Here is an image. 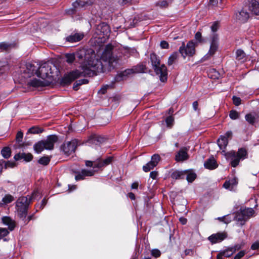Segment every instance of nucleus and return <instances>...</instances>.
<instances>
[{
    "label": "nucleus",
    "mask_w": 259,
    "mask_h": 259,
    "mask_svg": "<svg viewBox=\"0 0 259 259\" xmlns=\"http://www.w3.org/2000/svg\"><path fill=\"white\" fill-rule=\"evenodd\" d=\"M77 58L82 60L81 70L76 69L65 74L61 79L60 84L65 87L80 77H92L97 73L104 72V65L99 56L93 49H82L76 53Z\"/></svg>",
    "instance_id": "nucleus-1"
},
{
    "label": "nucleus",
    "mask_w": 259,
    "mask_h": 259,
    "mask_svg": "<svg viewBox=\"0 0 259 259\" xmlns=\"http://www.w3.org/2000/svg\"><path fill=\"white\" fill-rule=\"evenodd\" d=\"M37 76L43 80L34 79L28 82V84L32 87L38 88L48 86L49 85V63L44 62L40 65L38 64Z\"/></svg>",
    "instance_id": "nucleus-2"
},
{
    "label": "nucleus",
    "mask_w": 259,
    "mask_h": 259,
    "mask_svg": "<svg viewBox=\"0 0 259 259\" xmlns=\"http://www.w3.org/2000/svg\"><path fill=\"white\" fill-rule=\"evenodd\" d=\"M39 195L38 191H34L31 196L21 197L16 201V208L18 215L21 218L26 216L29 205L34 200L37 199Z\"/></svg>",
    "instance_id": "nucleus-3"
},
{
    "label": "nucleus",
    "mask_w": 259,
    "mask_h": 259,
    "mask_svg": "<svg viewBox=\"0 0 259 259\" xmlns=\"http://www.w3.org/2000/svg\"><path fill=\"white\" fill-rule=\"evenodd\" d=\"M150 60L154 71L157 74L160 75L159 77L161 81H166L167 78L166 66L164 64L160 65V60L155 53L150 54Z\"/></svg>",
    "instance_id": "nucleus-4"
},
{
    "label": "nucleus",
    "mask_w": 259,
    "mask_h": 259,
    "mask_svg": "<svg viewBox=\"0 0 259 259\" xmlns=\"http://www.w3.org/2000/svg\"><path fill=\"white\" fill-rule=\"evenodd\" d=\"M114 49L111 44H108L105 46L101 59L110 67L114 68L118 63L119 58L113 54Z\"/></svg>",
    "instance_id": "nucleus-5"
},
{
    "label": "nucleus",
    "mask_w": 259,
    "mask_h": 259,
    "mask_svg": "<svg viewBox=\"0 0 259 259\" xmlns=\"http://www.w3.org/2000/svg\"><path fill=\"white\" fill-rule=\"evenodd\" d=\"M247 152L245 149L240 148L237 152L234 151H231L225 154L227 159L231 160L230 164L232 167H236L241 159H244L247 157Z\"/></svg>",
    "instance_id": "nucleus-6"
},
{
    "label": "nucleus",
    "mask_w": 259,
    "mask_h": 259,
    "mask_svg": "<svg viewBox=\"0 0 259 259\" xmlns=\"http://www.w3.org/2000/svg\"><path fill=\"white\" fill-rule=\"evenodd\" d=\"M38 68V63H27L25 65L21 66L20 72L22 77L25 78H30L34 74H37Z\"/></svg>",
    "instance_id": "nucleus-7"
},
{
    "label": "nucleus",
    "mask_w": 259,
    "mask_h": 259,
    "mask_svg": "<svg viewBox=\"0 0 259 259\" xmlns=\"http://www.w3.org/2000/svg\"><path fill=\"white\" fill-rule=\"evenodd\" d=\"M195 44L192 41H189L186 46L184 42L182 43V45L179 48V52L184 58L186 56H192L195 53Z\"/></svg>",
    "instance_id": "nucleus-8"
},
{
    "label": "nucleus",
    "mask_w": 259,
    "mask_h": 259,
    "mask_svg": "<svg viewBox=\"0 0 259 259\" xmlns=\"http://www.w3.org/2000/svg\"><path fill=\"white\" fill-rule=\"evenodd\" d=\"M77 146V141L75 139L65 143L61 147V151L66 156L74 153Z\"/></svg>",
    "instance_id": "nucleus-9"
},
{
    "label": "nucleus",
    "mask_w": 259,
    "mask_h": 259,
    "mask_svg": "<svg viewBox=\"0 0 259 259\" xmlns=\"http://www.w3.org/2000/svg\"><path fill=\"white\" fill-rule=\"evenodd\" d=\"M110 32V27L106 23H101L96 26L95 33L100 37L108 38Z\"/></svg>",
    "instance_id": "nucleus-10"
},
{
    "label": "nucleus",
    "mask_w": 259,
    "mask_h": 259,
    "mask_svg": "<svg viewBox=\"0 0 259 259\" xmlns=\"http://www.w3.org/2000/svg\"><path fill=\"white\" fill-rule=\"evenodd\" d=\"M227 237L228 234L226 232H219L212 234L208 237V239L212 244H215L222 242Z\"/></svg>",
    "instance_id": "nucleus-11"
},
{
    "label": "nucleus",
    "mask_w": 259,
    "mask_h": 259,
    "mask_svg": "<svg viewBox=\"0 0 259 259\" xmlns=\"http://www.w3.org/2000/svg\"><path fill=\"white\" fill-rule=\"evenodd\" d=\"M95 171L94 170H88L82 169L81 171H75L74 173L75 174V179L76 181L82 180L86 177H91L94 175Z\"/></svg>",
    "instance_id": "nucleus-12"
},
{
    "label": "nucleus",
    "mask_w": 259,
    "mask_h": 259,
    "mask_svg": "<svg viewBox=\"0 0 259 259\" xmlns=\"http://www.w3.org/2000/svg\"><path fill=\"white\" fill-rule=\"evenodd\" d=\"M235 17L236 20L240 23H245L247 22L249 18V14L246 10L242 9L240 11L236 13Z\"/></svg>",
    "instance_id": "nucleus-13"
},
{
    "label": "nucleus",
    "mask_w": 259,
    "mask_h": 259,
    "mask_svg": "<svg viewBox=\"0 0 259 259\" xmlns=\"http://www.w3.org/2000/svg\"><path fill=\"white\" fill-rule=\"evenodd\" d=\"M188 151V149L187 148H182L176 155L175 160L177 161H183L187 160L189 158Z\"/></svg>",
    "instance_id": "nucleus-14"
},
{
    "label": "nucleus",
    "mask_w": 259,
    "mask_h": 259,
    "mask_svg": "<svg viewBox=\"0 0 259 259\" xmlns=\"http://www.w3.org/2000/svg\"><path fill=\"white\" fill-rule=\"evenodd\" d=\"M45 149H49V141H40L34 145V149L37 153H40Z\"/></svg>",
    "instance_id": "nucleus-15"
},
{
    "label": "nucleus",
    "mask_w": 259,
    "mask_h": 259,
    "mask_svg": "<svg viewBox=\"0 0 259 259\" xmlns=\"http://www.w3.org/2000/svg\"><path fill=\"white\" fill-rule=\"evenodd\" d=\"M248 8L252 14L259 16V3L257 1L250 0Z\"/></svg>",
    "instance_id": "nucleus-16"
},
{
    "label": "nucleus",
    "mask_w": 259,
    "mask_h": 259,
    "mask_svg": "<svg viewBox=\"0 0 259 259\" xmlns=\"http://www.w3.org/2000/svg\"><path fill=\"white\" fill-rule=\"evenodd\" d=\"M14 158L16 161L23 159L26 162H29L32 159L33 156L30 153L20 152L17 153Z\"/></svg>",
    "instance_id": "nucleus-17"
},
{
    "label": "nucleus",
    "mask_w": 259,
    "mask_h": 259,
    "mask_svg": "<svg viewBox=\"0 0 259 259\" xmlns=\"http://www.w3.org/2000/svg\"><path fill=\"white\" fill-rule=\"evenodd\" d=\"M84 37V34L82 33H76L73 34H71L66 37V40L69 42H75L81 40Z\"/></svg>",
    "instance_id": "nucleus-18"
},
{
    "label": "nucleus",
    "mask_w": 259,
    "mask_h": 259,
    "mask_svg": "<svg viewBox=\"0 0 259 259\" xmlns=\"http://www.w3.org/2000/svg\"><path fill=\"white\" fill-rule=\"evenodd\" d=\"M105 141L104 138L97 135H92L90 136L88 142L96 145L100 144Z\"/></svg>",
    "instance_id": "nucleus-19"
},
{
    "label": "nucleus",
    "mask_w": 259,
    "mask_h": 259,
    "mask_svg": "<svg viewBox=\"0 0 259 259\" xmlns=\"http://www.w3.org/2000/svg\"><path fill=\"white\" fill-rule=\"evenodd\" d=\"M87 3L81 0H77L72 4V9H71L73 14L76 13L78 10L83 8Z\"/></svg>",
    "instance_id": "nucleus-20"
},
{
    "label": "nucleus",
    "mask_w": 259,
    "mask_h": 259,
    "mask_svg": "<svg viewBox=\"0 0 259 259\" xmlns=\"http://www.w3.org/2000/svg\"><path fill=\"white\" fill-rule=\"evenodd\" d=\"M234 253V250L231 247H229L226 250L220 252L217 255V259H221L223 257H230Z\"/></svg>",
    "instance_id": "nucleus-21"
},
{
    "label": "nucleus",
    "mask_w": 259,
    "mask_h": 259,
    "mask_svg": "<svg viewBox=\"0 0 259 259\" xmlns=\"http://www.w3.org/2000/svg\"><path fill=\"white\" fill-rule=\"evenodd\" d=\"M204 167L209 169H213L217 167L218 164L214 158L211 157L207 159L204 164Z\"/></svg>",
    "instance_id": "nucleus-22"
},
{
    "label": "nucleus",
    "mask_w": 259,
    "mask_h": 259,
    "mask_svg": "<svg viewBox=\"0 0 259 259\" xmlns=\"http://www.w3.org/2000/svg\"><path fill=\"white\" fill-rule=\"evenodd\" d=\"M112 157H108L103 161H99L94 163V168H101L110 164L112 161Z\"/></svg>",
    "instance_id": "nucleus-23"
},
{
    "label": "nucleus",
    "mask_w": 259,
    "mask_h": 259,
    "mask_svg": "<svg viewBox=\"0 0 259 259\" xmlns=\"http://www.w3.org/2000/svg\"><path fill=\"white\" fill-rule=\"evenodd\" d=\"M2 221L4 224L8 226L10 230L12 231L15 227V223L9 217H4L2 218Z\"/></svg>",
    "instance_id": "nucleus-24"
},
{
    "label": "nucleus",
    "mask_w": 259,
    "mask_h": 259,
    "mask_svg": "<svg viewBox=\"0 0 259 259\" xmlns=\"http://www.w3.org/2000/svg\"><path fill=\"white\" fill-rule=\"evenodd\" d=\"M234 219L241 226L244 225L245 223L247 221L246 219L244 218V215H243V214L241 212L240 210H239L235 213Z\"/></svg>",
    "instance_id": "nucleus-25"
},
{
    "label": "nucleus",
    "mask_w": 259,
    "mask_h": 259,
    "mask_svg": "<svg viewBox=\"0 0 259 259\" xmlns=\"http://www.w3.org/2000/svg\"><path fill=\"white\" fill-rule=\"evenodd\" d=\"M240 210L246 220H248L254 213V210L251 208H248L243 209H240Z\"/></svg>",
    "instance_id": "nucleus-26"
},
{
    "label": "nucleus",
    "mask_w": 259,
    "mask_h": 259,
    "mask_svg": "<svg viewBox=\"0 0 259 259\" xmlns=\"http://www.w3.org/2000/svg\"><path fill=\"white\" fill-rule=\"evenodd\" d=\"M228 144V140L226 136H221L220 138L218 140V144L221 149H225Z\"/></svg>",
    "instance_id": "nucleus-27"
},
{
    "label": "nucleus",
    "mask_w": 259,
    "mask_h": 259,
    "mask_svg": "<svg viewBox=\"0 0 259 259\" xmlns=\"http://www.w3.org/2000/svg\"><path fill=\"white\" fill-rule=\"evenodd\" d=\"M82 49H85V50H90L91 49H85V48H82V49H78L77 50L75 53H71V54H69V53H67V54H66L65 55V57L66 59V62L68 63H72L75 60V57L77 58L76 57V53L81 50H82Z\"/></svg>",
    "instance_id": "nucleus-28"
},
{
    "label": "nucleus",
    "mask_w": 259,
    "mask_h": 259,
    "mask_svg": "<svg viewBox=\"0 0 259 259\" xmlns=\"http://www.w3.org/2000/svg\"><path fill=\"white\" fill-rule=\"evenodd\" d=\"M132 72V70H125L124 71L120 72L115 77V81L117 82L123 80L126 76Z\"/></svg>",
    "instance_id": "nucleus-29"
},
{
    "label": "nucleus",
    "mask_w": 259,
    "mask_h": 259,
    "mask_svg": "<svg viewBox=\"0 0 259 259\" xmlns=\"http://www.w3.org/2000/svg\"><path fill=\"white\" fill-rule=\"evenodd\" d=\"M23 134L21 132H18L16 136V143L13 146L14 148L15 149H19L22 147V144L20 143L23 139Z\"/></svg>",
    "instance_id": "nucleus-30"
},
{
    "label": "nucleus",
    "mask_w": 259,
    "mask_h": 259,
    "mask_svg": "<svg viewBox=\"0 0 259 259\" xmlns=\"http://www.w3.org/2000/svg\"><path fill=\"white\" fill-rule=\"evenodd\" d=\"M14 197L10 194L6 195L3 198L2 202H0L1 207H3L4 205H6L8 203L12 202L14 201Z\"/></svg>",
    "instance_id": "nucleus-31"
},
{
    "label": "nucleus",
    "mask_w": 259,
    "mask_h": 259,
    "mask_svg": "<svg viewBox=\"0 0 259 259\" xmlns=\"http://www.w3.org/2000/svg\"><path fill=\"white\" fill-rule=\"evenodd\" d=\"M237 183V180L235 178L232 179L229 181H226L223 187L226 189H233L234 186L236 185Z\"/></svg>",
    "instance_id": "nucleus-32"
},
{
    "label": "nucleus",
    "mask_w": 259,
    "mask_h": 259,
    "mask_svg": "<svg viewBox=\"0 0 259 259\" xmlns=\"http://www.w3.org/2000/svg\"><path fill=\"white\" fill-rule=\"evenodd\" d=\"M245 118L249 123L253 125L257 119V116L255 114L249 113L245 115Z\"/></svg>",
    "instance_id": "nucleus-33"
},
{
    "label": "nucleus",
    "mask_w": 259,
    "mask_h": 259,
    "mask_svg": "<svg viewBox=\"0 0 259 259\" xmlns=\"http://www.w3.org/2000/svg\"><path fill=\"white\" fill-rule=\"evenodd\" d=\"M186 173V171L183 172L176 170L171 174V177L172 179L176 180L184 179Z\"/></svg>",
    "instance_id": "nucleus-34"
},
{
    "label": "nucleus",
    "mask_w": 259,
    "mask_h": 259,
    "mask_svg": "<svg viewBox=\"0 0 259 259\" xmlns=\"http://www.w3.org/2000/svg\"><path fill=\"white\" fill-rule=\"evenodd\" d=\"M59 142V138L55 135H50V150H53L54 147V144Z\"/></svg>",
    "instance_id": "nucleus-35"
},
{
    "label": "nucleus",
    "mask_w": 259,
    "mask_h": 259,
    "mask_svg": "<svg viewBox=\"0 0 259 259\" xmlns=\"http://www.w3.org/2000/svg\"><path fill=\"white\" fill-rule=\"evenodd\" d=\"M179 56L178 52H174L168 58L167 64L170 66L177 60Z\"/></svg>",
    "instance_id": "nucleus-36"
},
{
    "label": "nucleus",
    "mask_w": 259,
    "mask_h": 259,
    "mask_svg": "<svg viewBox=\"0 0 259 259\" xmlns=\"http://www.w3.org/2000/svg\"><path fill=\"white\" fill-rule=\"evenodd\" d=\"M236 55L237 60L241 61H244L245 60L246 54L243 50L240 49L237 50Z\"/></svg>",
    "instance_id": "nucleus-37"
},
{
    "label": "nucleus",
    "mask_w": 259,
    "mask_h": 259,
    "mask_svg": "<svg viewBox=\"0 0 259 259\" xmlns=\"http://www.w3.org/2000/svg\"><path fill=\"white\" fill-rule=\"evenodd\" d=\"M171 3V0H163L161 1L158 2L156 5L159 7L161 8H167L169 4Z\"/></svg>",
    "instance_id": "nucleus-38"
},
{
    "label": "nucleus",
    "mask_w": 259,
    "mask_h": 259,
    "mask_svg": "<svg viewBox=\"0 0 259 259\" xmlns=\"http://www.w3.org/2000/svg\"><path fill=\"white\" fill-rule=\"evenodd\" d=\"M160 159L161 158L159 155L158 154H155L151 157V159L150 162L152 163L154 166H156L158 164Z\"/></svg>",
    "instance_id": "nucleus-39"
},
{
    "label": "nucleus",
    "mask_w": 259,
    "mask_h": 259,
    "mask_svg": "<svg viewBox=\"0 0 259 259\" xmlns=\"http://www.w3.org/2000/svg\"><path fill=\"white\" fill-rule=\"evenodd\" d=\"M208 76L214 79H218L220 77V73L215 69H212L209 71Z\"/></svg>",
    "instance_id": "nucleus-40"
},
{
    "label": "nucleus",
    "mask_w": 259,
    "mask_h": 259,
    "mask_svg": "<svg viewBox=\"0 0 259 259\" xmlns=\"http://www.w3.org/2000/svg\"><path fill=\"white\" fill-rule=\"evenodd\" d=\"M218 48V44L211 42L210 49L208 54L210 56H212L217 51Z\"/></svg>",
    "instance_id": "nucleus-41"
},
{
    "label": "nucleus",
    "mask_w": 259,
    "mask_h": 259,
    "mask_svg": "<svg viewBox=\"0 0 259 259\" xmlns=\"http://www.w3.org/2000/svg\"><path fill=\"white\" fill-rule=\"evenodd\" d=\"M11 150L9 147L4 148L1 151V154L5 158H8L11 155Z\"/></svg>",
    "instance_id": "nucleus-42"
},
{
    "label": "nucleus",
    "mask_w": 259,
    "mask_h": 259,
    "mask_svg": "<svg viewBox=\"0 0 259 259\" xmlns=\"http://www.w3.org/2000/svg\"><path fill=\"white\" fill-rule=\"evenodd\" d=\"M196 178V175L195 173L190 171L188 173L186 177V179L189 182H192Z\"/></svg>",
    "instance_id": "nucleus-43"
},
{
    "label": "nucleus",
    "mask_w": 259,
    "mask_h": 259,
    "mask_svg": "<svg viewBox=\"0 0 259 259\" xmlns=\"http://www.w3.org/2000/svg\"><path fill=\"white\" fill-rule=\"evenodd\" d=\"M155 167V166L149 161L145 165L143 166V169L145 172H148L151 169H153Z\"/></svg>",
    "instance_id": "nucleus-44"
},
{
    "label": "nucleus",
    "mask_w": 259,
    "mask_h": 259,
    "mask_svg": "<svg viewBox=\"0 0 259 259\" xmlns=\"http://www.w3.org/2000/svg\"><path fill=\"white\" fill-rule=\"evenodd\" d=\"M165 122L167 125V126L171 128L172 126L173 125L174 122V118L172 116H168L166 119Z\"/></svg>",
    "instance_id": "nucleus-45"
},
{
    "label": "nucleus",
    "mask_w": 259,
    "mask_h": 259,
    "mask_svg": "<svg viewBox=\"0 0 259 259\" xmlns=\"http://www.w3.org/2000/svg\"><path fill=\"white\" fill-rule=\"evenodd\" d=\"M146 68L145 66L143 64H139L135 68V72L136 73L144 72Z\"/></svg>",
    "instance_id": "nucleus-46"
},
{
    "label": "nucleus",
    "mask_w": 259,
    "mask_h": 259,
    "mask_svg": "<svg viewBox=\"0 0 259 259\" xmlns=\"http://www.w3.org/2000/svg\"><path fill=\"white\" fill-rule=\"evenodd\" d=\"M12 47L11 44H7L6 42L0 43V49L2 50H8Z\"/></svg>",
    "instance_id": "nucleus-47"
},
{
    "label": "nucleus",
    "mask_w": 259,
    "mask_h": 259,
    "mask_svg": "<svg viewBox=\"0 0 259 259\" xmlns=\"http://www.w3.org/2000/svg\"><path fill=\"white\" fill-rule=\"evenodd\" d=\"M220 221L223 222L225 224H229L231 222V219L228 215L224 216L223 217H219L217 219Z\"/></svg>",
    "instance_id": "nucleus-48"
},
{
    "label": "nucleus",
    "mask_w": 259,
    "mask_h": 259,
    "mask_svg": "<svg viewBox=\"0 0 259 259\" xmlns=\"http://www.w3.org/2000/svg\"><path fill=\"white\" fill-rule=\"evenodd\" d=\"M41 132L42 131L39 128L34 126L30 128L28 131V133L33 134H38Z\"/></svg>",
    "instance_id": "nucleus-49"
},
{
    "label": "nucleus",
    "mask_w": 259,
    "mask_h": 259,
    "mask_svg": "<svg viewBox=\"0 0 259 259\" xmlns=\"http://www.w3.org/2000/svg\"><path fill=\"white\" fill-rule=\"evenodd\" d=\"M151 254L153 257L157 258L160 257L161 252L158 249H153L151 250Z\"/></svg>",
    "instance_id": "nucleus-50"
},
{
    "label": "nucleus",
    "mask_w": 259,
    "mask_h": 259,
    "mask_svg": "<svg viewBox=\"0 0 259 259\" xmlns=\"http://www.w3.org/2000/svg\"><path fill=\"white\" fill-rule=\"evenodd\" d=\"M239 114L238 112L235 110H231L230 112L229 116L232 119H236L238 118Z\"/></svg>",
    "instance_id": "nucleus-51"
},
{
    "label": "nucleus",
    "mask_w": 259,
    "mask_h": 259,
    "mask_svg": "<svg viewBox=\"0 0 259 259\" xmlns=\"http://www.w3.org/2000/svg\"><path fill=\"white\" fill-rule=\"evenodd\" d=\"M9 231L6 228H0V239L6 236L9 234Z\"/></svg>",
    "instance_id": "nucleus-52"
},
{
    "label": "nucleus",
    "mask_w": 259,
    "mask_h": 259,
    "mask_svg": "<svg viewBox=\"0 0 259 259\" xmlns=\"http://www.w3.org/2000/svg\"><path fill=\"white\" fill-rule=\"evenodd\" d=\"M220 27V23L218 21L213 22L212 26H211V31L213 32H216Z\"/></svg>",
    "instance_id": "nucleus-53"
},
{
    "label": "nucleus",
    "mask_w": 259,
    "mask_h": 259,
    "mask_svg": "<svg viewBox=\"0 0 259 259\" xmlns=\"http://www.w3.org/2000/svg\"><path fill=\"white\" fill-rule=\"evenodd\" d=\"M244 245V243L241 242L240 243L235 244L234 247H232V249L234 250V253L236 251L241 249Z\"/></svg>",
    "instance_id": "nucleus-54"
},
{
    "label": "nucleus",
    "mask_w": 259,
    "mask_h": 259,
    "mask_svg": "<svg viewBox=\"0 0 259 259\" xmlns=\"http://www.w3.org/2000/svg\"><path fill=\"white\" fill-rule=\"evenodd\" d=\"M233 104L236 106H238L241 104V100L240 98L233 96L232 98Z\"/></svg>",
    "instance_id": "nucleus-55"
},
{
    "label": "nucleus",
    "mask_w": 259,
    "mask_h": 259,
    "mask_svg": "<svg viewBox=\"0 0 259 259\" xmlns=\"http://www.w3.org/2000/svg\"><path fill=\"white\" fill-rule=\"evenodd\" d=\"M38 162L43 165H47L49 163V158L47 157H42L39 159Z\"/></svg>",
    "instance_id": "nucleus-56"
},
{
    "label": "nucleus",
    "mask_w": 259,
    "mask_h": 259,
    "mask_svg": "<svg viewBox=\"0 0 259 259\" xmlns=\"http://www.w3.org/2000/svg\"><path fill=\"white\" fill-rule=\"evenodd\" d=\"M245 254V251L244 250H241L239 251L234 257V259H240L241 257H243Z\"/></svg>",
    "instance_id": "nucleus-57"
},
{
    "label": "nucleus",
    "mask_w": 259,
    "mask_h": 259,
    "mask_svg": "<svg viewBox=\"0 0 259 259\" xmlns=\"http://www.w3.org/2000/svg\"><path fill=\"white\" fill-rule=\"evenodd\" d=\"M160 46V47L163 49H167L169 48L168 43L165 40L161 41Z\"/></svg>",
    "instance_id": "nucleus-58"
},
{
    "label": "nucleus",
    "mask_w": 259,
    "mask_h": 259,
    "mask_svg": "<svg viewBox=\"0 0 259 259\" xmlns=\"http://www.w3.org/2000/svg\"><path fill=\"white\" fill-rule=\"evenodd\" d=\"M76 84L81 85L83 84H87L89 82V80L87 79H81L76 81Z\"/></svg>",
    "instance_id": "nucleus-59"
},
{
    "label": "nucleus",
    "mask_w": 259,
    "mask_h": 259,
    "mask_svg": "<svg viewBox=\"0 0 259 259\" xmlns=\"http://www.w3.org/2000/svg\"><path fill=\"white\" fill-rule=\"evenodd\" d=\"M218 35L217 34H213L212 36L211 42H214L215 44H218Z\"/></svg>",
    "instance_id": "nucleus-60"
},
{
    "label": "nucleus",
    "mask_w": 259,
    "mask_h": 259,
    "mask_svg": "<svg viewBox=\"0 0 259 259\" xmlns=\"http://www.w3.org/2000/svg\"><path fill=\"white\" fill-rule=\"evenodd\" d=\"M259 248V242L257 241L254 242L251 246V249L252 250H256Z\"/></svg>",
    "instance_id": "nucleus-61"
},
{
    "label": "nucleus",
    "mask_w": 259,
    "mask_h": 259,
    "mask_svg": "<svg viewBox=\"0 0 259 259\" xmlns=\"http://www.w3.org/2000/svg\"><path fill=\"white\" fill-rule=\"evenodd\" d=\"M158 175L157 172L156 171H151L150 174V177L153 179H155Z\"/></svg>",
    "instance_id": "nucleus-62"
},
{
    "label": "nucleus",
    "mask_w": 259,
    "mask_h": 259,
    "mask_svg": "<svg viewBox=\"0 0 259 259\" xmlns=\"http://www.w3.org/2000/svg\"><path fill=\"white\" fill-rule=\"evenodd\" d=\"M220 0H209V3L212 6H217L219 4Z\"/></svg>",
    "instance_id": "nucleus-63"
},
{
    "label": "nucleus",
    "mask_w": 259,
    "mask_h": 259,
    "mask_svg": "<svg viewBox=\"0 0 259 259\" xmlns=\"http://www.w3.org/2000/svg\"><path fill=\"white\" fill-rule=\"evenodd\" d=\"M195 38L196 40L201 41V33L200 32H197L195 35Z\"/></svg>",
    "instance_id": "nucleus-64"
}]
</instances>
